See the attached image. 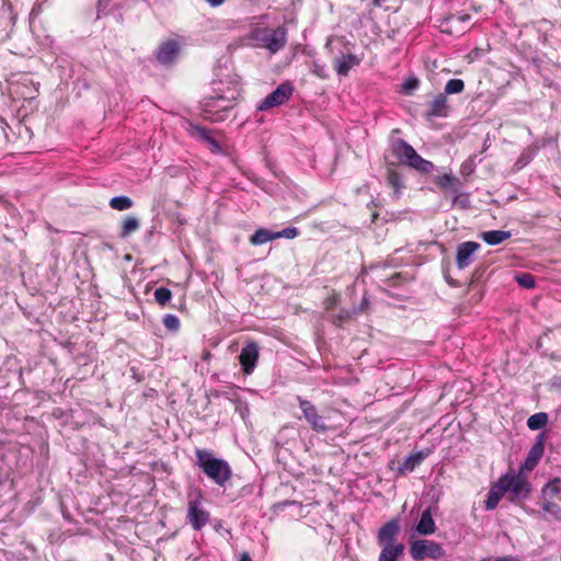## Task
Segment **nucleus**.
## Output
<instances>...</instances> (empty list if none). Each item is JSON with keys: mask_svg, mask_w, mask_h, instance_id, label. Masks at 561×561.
I'll list each match as a JSON object with an SVG mask.
<instances>
[{"mask_svg": "<svg viewBox=\"0 0 561 561\" xmlns=\"http://www.w3.org/2000/svg\"><path fill=\"white\" fill-rule=\"evenodd\" d=\"M196 465L205 476L219 486H225L232 477V469L228 461L215 457L208 449H195Z\"/></svg>", "mask_w": 561, "mask_h": 561, "instance_id": "f257e3e1", "label": "nucleus"}, {"mask_svg": "<svg viewBox=\"0 0 561 561\" xmlns=\"http://www.w3.org/2000/svg\"><path fill=\"white\" fill-rule=\"evenodd\" d=\"M389 149L398 163L407 165L421 174H430L436 170L435 164L422 158L404 139H390Z\"/></svg>", "mask_w": 561, "mask_h": 561, "instance_id": "f03ea898", "label": "nucleus"}, {"mask_svg": "<svg viewBox=\"0 0 561 561\" xmlns=\"http://www.w3.org/2000/svg\"><path fill=\"white\" fill-rule=\"evenodd\" d=\"M237 99L236 90H228L227 93H215L203 99L201 106L203 117L213 123L224 122L228 113L233 108Z\"/></svg>", "mask_w": 561, "mask_h": 561, "instance_id": "7ed1b4c3", "label": "nucleus"}, {"mask_svg": "<svg viewBox=\"0 0 561 561\" xmlns=\"http://www.w3.org/2000/svg\"><path fill=\"white\" fill-rule=\"evenodd\" d=\"M499 482L501 489L508 494V500L513 503L528 499L533 490L527 476L519 470L517 473L506 472L499 479Z\"/></svg>", "mask_w": 561, "mask_h": 561, "instance_id": "20e7f679", "label": "nucleus"}, {"mask_svg": "<svg viewBox=\"0 0 561 561\" xmlns=\"http://www.w3.org/2000/svg\"><path fill=\"white\" fill-rule=\"evenodd\" d=\"M410 554L413 560L423 561L425 559L440 560L446 552L442 545L434 540L417 539L411 543Z\"/></svg>", "mask_w": 561, "mask_h": 561, "instance_id": "39448f33", "label": "nucleus"}, {"mask_svg": "<svg viewBox=\"0 0 561 561\" xmlns=\"http://www.w3.org/2000/svg\"><path fill=\"white\" fill-rule=\"evenodd\" d=\"M254 38L271 53H276L286 45L287 30L283 26L257 30Z\"/></svg>", "mask_w": 561, "mask_h": 561, "instance_id": "423d86ee", "label": "nucleus"}, {"mask_svg": "<svg viewBox=\"0 0 561 561\" xmlns=\"http://www.w3.org/2000/svg\"><path fill=\"white\" fill-rule=\"evenodd\" d=\"M294 92V87L290 82L280 83L273 92H271L265 99H263L259 105V111H266L284 104L290 99Z\"/></svg>", "mask_w": 561, "mask_h": 561, "instance_id": "0eeeda50", "label": "nucleus"}, {"mask_svg": "<svg viewBox=\"0 0 561 561\" xmlns=\"http://www.w3.org/2000/svg\"><path fill=\"white\" fill-rule=\"evenodd\" d=\"M298 405L302 411L304 417L310 425V427L318 433H325L328 431V426L324 422L322 415L318 413L316 405L301 397H297Z\"/></svg>", "mask_w": 561, "mask_h": 561, "instance_id": "6e6552de", "label": "nucleus"}, {"mask_svg": "<svg viewBox=\"0 0 561 561\" xmlns=\"http://www.w3.org/2000/svg\"><path fill=\"white\" fill-rule=\"evenodd\" d=\"M186 518L194 530H201L209 523L210 514L202 506L199 497L188 501Z\"/></svg>", "mask_w": 561, "mask_h": 561, "instance_id": "1a4fd4ad", "label": "nucleus"}, {"mask_svg": "<svg viewBox=\"0 0 561 561\" xmlns=\"http://www.w3.org/2000/svg\"><path fill=\"white\" fill-rule=\"evenodd\" d=\"M260 357V347L255 341H249L241 348L239 355V363L241 365V370L244 375H251L257 364Z\"/></svg>", "mask_w": 561, "mask_h": 561, "instance_id": "9d476101", "label": "nucleus"}, {"mask_svg": "<svg viewBox=\"0 0 561 561\" xmlns=\"http://www.w3.org/2000/svg\"><path fill=\"white\" fill-rule=\"evenodd\" d=\"M545 451L543 434H540L529 449L525 461L520 465L519 471L529 472L535 469Z\"/></svg>", "mask_w": 561, "mask_h": 561, "instance_id": "9b49d317", "label": "nucleus"}, {"mask_svg": "<svg viewBox=\"0 0 561 561\" xmlns=\"http://www.w3.org/2000/svg\"><path fill=\"white\" fill-rule=\"evenodd\" d=\"M400 533V525L398 520L391 519L387 522L378 531L377 542L380 547L398 546L396 541Z\"/></svg>", "mask_w": 561, "mask_h": 561, "instance_id": "f8f14e48", "label": "nucleus"}, {"mask_svg": "<svg viewBox=\"0 0 561 561\" xmlns=\"http://www.w3.org/2000/svg\"><path fill=\"white\" fill-rule=\"evenodd\" d=\"M438 510L436 504L430 505L426 510H424L421 514L419 523L416 524L415 530L417 534L422 536H430L436 531V524L433 519V514H435Z\"/></svg>", "mask_w": 561, "mask_h": 561, "instance_id": "ddd939ff", "label": "nucleus"}, {"mask_svg": "<svg viewBox=\"0 0 561 561\" xmlns=\"http://www.w3.org/2000/svg\"><path fill=\"white\" fill-rule=\"evenodd\" d=\"M480 244L473 241H466L457 247L456 265L459 270L468 267L472 263L474 252Z\"/></svg>", "mask_w": 561, "mask_h": 561, "instance_id": "4468645a", "label": "nucleus"}, {"mask_svg": "<svg viewBox=\"0 0 561 561\" xmlns=\"http://www.w3.org/2000/svg\"><path fill=\"white\" fill-rule=\"evenodd\" d=\"M450 111L448 99L445 94L439 93L430 104L427 111L424 113L426 119L435 117H447Z\"/></svg>", "mask_w": 561, "mask_h": 561, "instance_id": "2eb2a0df", "label": "nucleus"}, {"mask_svg": "<svg viewBox=\"0 0 561 561\" xmlns=\"http://www.w3.org/2000/svg\"><path fill=\"white\" fill-rule=\"evenodd\" d=\"M179 44L176 41L162 43L156 51L157 60L162 65L171 64L179 55Z\"/></svg>", "mask_w": 561, "mask_h": 561, "instance_id": "dca6fc26", "label": "nucleus"}, {"mask_svg": "<svg viewBox=\"0 0 561 561\" xmlns=\"http://www.w3.org/2000/svg\"><path fill=\"white\" fill-rule=\"evenodd\" d=\"M190 133L192 136L197 137L209 146V149L214 153L221 152L219 142L213 136V131L207 127L201 125H191Z\"/></svg>", "mask_w": 561, "mask_h": 561, "instance_id": "f3484780", "label": "nucleus"}, {"mask_svg": "<svg viewBox=\"0 0 561 561\" xmlns=\"http://www.w3.org/2000/svg\"><path fill=\"white\" fill-rule=\"evenodd\" d=\"M359 64H360V59L356 55L346 54V55H342L340 57H335L333 66H334V70L336 71V73L339 76L346 77L348 75L350 70L353 67L358 66Z\"/></svg>", "mask_w": 561, "mask_h": 561, "instance_id": "a211bd4d", "label": "nucleus"}, {"mask_svg": "<svg viewBox=\"0 0 561 561\" xmlns=\"http://www.w3.org/2000/svg\"><path fill=\"white\" fill-rule=\"evenodd\" d=\"M393 165L394 163H390V167L387 168L386 180L387 184L394 190V195L398 198L404 187V182L401 173Z\"/></svg>", "mask_w": 561, "mask_h": 561, "instance_id": "6ab92c4d", "label": "nucleus"}, {"mask_svg": "<svg viewBox=\"0 0 561 561\" xmlns=\"http://www.w3.org/2000/svg\"><path fill=\"white\" fill-rule=\"evenodd\" d=\"M434 183L442 190H453L459 193L462 182L453 174H442L434 178Z\"/></svg>", "mask_w": 561, "mask_h": 561, "instance_id": "aec40b11", "label": "nucleus"}, {"mask_svg": "<svg viewBox=\"0 0 561 561\" xmlns=\"http://www.w3.org/2000/svg\"><path fill=\"white\" fill-rule=\"evenodd\" d=\"M511 238V231L489 230L481 233V239L489 245H499Z\"/></svg>", "mask_w": 561, "mask_h": 561, "instance_id": "412c9836", "label": "nucleus"}, {"mask_svg": "<svg viewBox=\"0 0 561 561\" xmlns=\"http://www.w3.org/2000/svg\"><path fill=\"white\" fill-rule=\"evenodd\" d=\"M504 491L501 489V484L499 482V480L491 486L490 491L488 492V495H486V500L484 502L485 504V510L486 511H492L494 510L501 499L503 497L504 495Z\"/></svg>", "mask_w": 561, "mask_h": 561, "instance_id": "4be33fe9", "label": "nucleus"}, {"mask_svg": "<svg viewBox=\"0 0 561 561\" xmlns=\"http://www.w3.org/2000/svg\"><path fill=\"white\" fill-rule=\"evenodd\" d=\"M424 456L422 453L411 454L410 456L405 457L402 463L398 467V472L400 474H403L405 472L413 471L417 466L421 465L423 461Z\"/></svg>", "mask_w": 561, "mask_h": 561, "instance_id": "5701e85b", "label": "nucleus"}, {"mask_svg": "<svg viewBox=\"0 0 561 561\" xmlns=\"http://www.w3.org/2000/svg\"><path fill=\"white\" fill-rule=\"evenodd\" d=\"M538 150H539V146L537 144H531V145L527 146L523 150V152L520 153L518 159L516 160L515 168L517 170H520L524 167H526L536 157V154L538 153Z\"/></svg>", "mask_w": 561, "mask_h": 561, "instance_id": "b1692460", "label": "nucleus"}, {"mask_svg": "<svg viewBox=\"0 0 561 561\" xmlns=\"http://www.w3.org/2000/svg\"><path fill=\"white\" fill-rule=\"evenodd\" d=\"M276 239V232L267 230L265 228L257 229L249 239L253 245H262Z\"/></svg>", "mask_w": 561, "mask_h": 561, "instance_id": "393cba45", "label": "nucleus"}, {"mask_svg": "<svg viewBox=\"0 0 561 561\" xmlns=\"http://www.w3.org/2000/svg\"><path fill=\"white\" fill-rule=\"evenodd\" d=\"M140 227L138 218L135 216H128L123 220L119 237L122 239L128 238L131 233L136 232Z\"/></svg>", "mask_w": 561, "mask_h": 561, "instance_id": "a878e982", "label": "nucleus"}, {"mask_svg": "<svg viewBox=\"0 0 561 561\" xmlns=\"http://www.w3.org/2000/svg\"><path fill=\"white\" fill-rule=\"evenodd\" d=\"M403 551V545L385 547L381 549L378 561H398Z\"/></svg>", "mask_w": 561, "mask_h": 561, "instance_id": "bb28decb", "label": "nucleus"}, {"mask_svg": "<svg viewBox=\"0 0 561 561\" xmlns=\"http://www.w3.org/2000/svg\"><path fill=\"white\" fill-rule=\"evenodd\" d=\"M108 205L111 208H113L115 210L124 211V210L131 208L134 205V202L130 197H128L126 195H119V196L112 197L110 199Z\"/></svg>", "mask_w": 561, "mask_h": 561, "instance_id": "cd10ccee", "label": "nucleus"}, {"mask_svg": "<svg viewBox=\"0 0 561 561\" xmlns=\"http://www.w3.org/2000/svg\"><path fill=\"white\" fill-rule=\"evenodd\" d=\"M561 492V479L554 478L552 480H549L548 483L545 484V486L541 490L542 497H554Z\"/></svg>", "mask_w": 561, "mask_h": 561, "instance_id": "c85d7f7f", "label": "nucleus"}, {"mask_svg": "<svg viewBox=\"0 0 561 561\" xmlns=\"http://www.w3.org/2000/svg\"><path fill=\"white\" fill-rule=\"evenodd\" d=\"M547 423L548 415L545 412L535 413L527 420V426L533 431L545 427Z\"/></svg>", "mask_w": 561, "mask_h": 561, "instance_id": "c756f323", "label": "nucleus"}, {"mask_svg": "<svg viewBox=\"0 0 561 561\" xmlns=\"http://www.w3.org/2000/svg\"><path fill=\"white\" fill-rule=\"evenodd\" d=\"M465 90V82L461 79H450L447 81L444 88V92L446 96L449 94H460Z\"/></svg>", "mask_w": 561, "mask_h": 561, "instance_id": "7c9ffc66", "label": "nucleus"}, {"mask_svg": "<svg viewBox=\"0 0 561 561\" xmlns=\"http://www.w3.org/2000/svg\"><path fill=\"white\" fill-rule=\"evenodd\" d=\"M514 279L520 287L526 289H531L536 286L535 276L530 273H516Z\"/></svg>", "mask_w": 561, "mask_h": 561, "instance_id": "2f4dec72", "label": "nucleus"}, {"mask_svg": "<svg viewBox=\"0 0 561 561\" xmlns=\"http://www.w3.org/2000/svg\"><path fill=\"white\" fill-rule=\"evenodd\" d=\"M477 154L469 156L460 165V173L462 176H469L476 171L477 167Z\"/></svg>", "mask_w": 561, "mask_h": 561, "instance_id": "473e14b6", "label": "nucleus"}, {"mask_svg": "<svg viewBox=\"0 0 561 561\" xmlns=\"http://www.w3.org/2000/svg\"><path fill=\"white\" fill-rule=\"evenodd\" d=\"M156 301L164 307L172 298V293L167 287H159L153 293Z\"/></svg>", "mask_w": 561, "mask_h": 561, "instance_id": "72a5a7b5", "label": "nucleus"}, {"mask_svg": "<svg viewBox=\"0 0 561 561\" xmlns=\"http://www.w3.org/2000/svg\"><path fill=\"white\" fill-rule=\"evenodd\" d=\"M541 508L545 513L551 515L554 519L561 520V506L554 502H543Z\"/></svg>", "mask_w": 561, "mask_h": 561, "instance_id": "f704fd0d", "label": "nucleus"}, {"mask_svg": "<svg viewBox=\"0 0 561 561\" xmlns=\"http://www.w3.org/2000/svg\"><path fill=\"white\" fill-rule=\"evenodd\" d=\"M311 72L319 77L320 79H328L329 78V70L324 64H322L319 60H313L311 62Z\"/></svg>", "mask_w": 561, "mask_h": 561, "instance_id": "c9c22d12", "label": "nucleus"}, {"mask_svg": "<svg viewBox=\"0 0 561 561\" xmlns=\"http://www.w3.org/2000/svg\"><path fill=\"white\" fill-rule=\"evenodd\" d=\"M163 325L172 332H175L180 329V320L175 314L168 313L162 319Z\"/></svg>", "mask_w": 561, "mask_h": 561, "instance_id": "e433bc0d", "label": "nucleus"}, {"mask_svg": "<svg viewBox=\"0 0 561 561\" xmlns=\"http://www.w3.org/2000/svg\"><path fill=\"white\" fill-rule=\"evenodd\" d=\"M420 85V80L415 77L405 79L401 85V91L405 94H411Z\"/></svg>", "mask_w": 561, "mask_h": 561, "instance_id": "4c0bfd02", "label": "nucleus"}, {"mask_svg": "<svg viewBox=\"0 0 561 561\" xmlns=\"http://www.w3.org/2000/svg\"><path fill=\"white\" fill-rule=\"evenodd\" d=\"M299 234V230L296 227H287L280 231H276V239L286 238L294 239Z\"/></svg>", "mask_w": 561, "mask_h": 561, "instance_id": "58836bf2", "label": "nucleus"}, {"mask_svg": "<svg viewBox=\"0 0 561 561\" xmlns=\"http://www.w3.org/2000/svg\"><path fill=\"white\" fill-rule=\"evenodd\" d=\"M110 4V0H99L98 1V4H96V10H98V19L104 16V15H107L108 11H107V7Z\"/></svg>", "mask_w": 561, "mask_h": 561, "instance_id": "ea45409f", "label": "nucleus"}, {"mask_svg": "<svg viewBox=\"0 0 561 561\" xmlns=\"http://www.w3.org/2000/svg\"><path fill=\"white\" fill-rule=\"evenodd\" d=\"M450 20H454L456 19L457 21L459 22H468L470 21L471 19V15L468 14V13H458V14H454L449 18Z\"/></svg>", "mask_w": 561, "mask_h": 561, "instance_id": "a19ab883", "label": "nucleus"}, {"mask_svg": "<svg viewBox=\"0 0 561 561\" xmlns=\"http://www.w3.org/2000/svg\"><path fill=\"white\" fill-rule=\"evenodd\" d=\"M206 1L210 7H214V8L219 7L225 2V0H206Z\"/></svg>", "mask_w": 561, "mask_h": 561, "instance_id": "79ce46f5", "label": "nucleus"}, {"mask_svg": "<svg viewBox=\"0 0 561 561\" xmlns=\"http://www.w3.org/2000/svg\"><path fill=\"white\" fill-rule=\"evenodd\" d=\"M239 561H252V559L248 552H242L239 557Z\"/></svg>", "mask_w": 561, "mask_h": 561, "instance_id": "37998d69", "label": "nucleus"}, {"mask_svg": "<svg viewBox=\"0 0 561 561\" xmlns=\"http://www.w3.org/2000/svg\"><path fill=\"white\" fill-rule=\"evenodd\" d=\"M494 561H516V560L511 557H500V558H496Z\"/></svg>", "mask_w": 561, "mask_h": 561, "instance_id": "c03bdc74", "label": "nucleus"}, {"mask_svg": "<svg viewBox=\"0 0 561 561\" xmlns=\"http://www.w3.org/2000/svg\"><path fill=\"white\" fill-rule=\"evenodd\" d=\"M386 0H371L373 4L375 7H380L382 4V2H385Z\"/></svg>", "mask_w": 561, "mask_h": 561, "instance_id": "a18cd8bd", "label": "nucleus"}, {"mask_svg": "<svg viewBox=\"0 0 561 561\" xmlns=\"http://www.w3.org/2000/svg\"><path fill=\"white\" fill-rule=\"evenodd\" d=\"M446 280L451 285V286H456V283L448 276H446Z\"/></svg>", "mask_w": 561, "mask_h": 561, "instance_id": "49530a36", "label": "nucleus"}, {"mask_svg": "<svg viewBox=\"0 0 561 561\" xmlns=\"http://www.w3.org/2000/svg\"><path fill=\"white\" fill-rule=\"evenodd\" d=\"M460 195H456L455 198H454V203H457V201L459 199Z\"/></svg>", "mask_w": 561, "mask_h": 561, "instance_id": "de8ad7c7", "label": "nucleus"}, {"mask_svg": "<svg viewBox=\"0 0 561 561\" xmlns=\"http://www.w3.org/2000/svg\"><path fill=\"white\" fill-rule=\"evenodd\" d=\"M466 203H468L467 198H465L463 201L460 202V204L463 205V206H465Z\"/></svg>", "mask_w": 561, "mask_h": 561, "instance_id": "09e8293b", "label": "nucleus"}, {"mask_svg": "<svg viewBox=\"0 0 561 561\" xmlns=\"http://www.w3.org/2000/svg\"><path fill=\"white\" fill-rule=\"evenodd\" d=\"M208 356H209V352H207V353L205 354L204 358H208Z\"/></svg>", "mask_w": 561, "mask_h": 561, "instance_id": "8fccbe9b", "label": "nucleus"}, {"mask_svg": "<svg viewBox=\"0 0 561 561\" xmlns=\"http://www.w3.org/2000/svg\"><path fill=\"white\" fill-rule=\"evenodd\" d=\"M481 561H489V559H482Z\"/></svg>", "mask_w": 561, "mask_h": 561, "instance_id": "3c124183", "label": "nucleus"}, {"mask_svg": "<svg viewBox=\"0 0 561 561\" xmlns=\"http://www.w3.org/2000/svg\"><path fill=\"white\" fill-rule=\"evenodd\" d=\"M560 388H561V382L559 383Z\"/></svg>", "mask_w": 561, "mask_h": 561, "instance_id": "603ef678", "label": "nucleus"}]
</instances>
